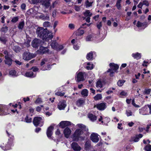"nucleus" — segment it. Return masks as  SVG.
I'll return each mask as SVG.
<instances>
[{"label": "nucleus", "instance_id": "obj_24", "mask_svg": "<svg viewBox=\"0 0 151 151\" xmlns=\"http://www.w3.org/2000/svg\"><path fill=\"white\" fill-rule=\"evenodd\" d=\"M94 107H96L97 109L100 110H104V103L102 102L100 104H97L95 105Z\"/></svg>", "mask_w": 151, "mask_h": 151}, {"label": "nucleus", "instance_id": "obj_9", "mask_svg": "<svg viewBox=\"0 0 151 151\" xmlns=\"http://www.w3.org/2000/svg\"><path fill=\"white\" fill-rule=\"evenodd\" d=\"M149 24L147 22H142L139 21L137 22L136 26L138 28L142 27V29H144L147 27Z\"/></svg>", "mask_w": 151, "mask_h": 151}, {"label": "nucleus", "instance_id": "obj_54", "mask_svg": "<svg viewBox=\"0 0 151 151\" xmlns=\"http://www.w3.org/2000/svg\"><path fill=\"white\" fill-rule=\"evenodd\" d=\"M0 41L4 43H5L6 42V38L4 37H0Z\"/></svg>", "mask_w": 151, "mask_h": 151}, {"label": "nucleus", "instance_id": "obj_34", "mask_svg": "<svg viewBox=\"0 0 151 151\" xmlns=\"http://www.w3.org/2000/svg\"><path fill=\"white\" fill-rule=\"evenodd\" d=\"M24 26V21L21 22H19L18 26L19 29H22Z\"/></svg>", "mask_w": 151, "mask_h": 151}, {"label": "nucleus", "instance_id": "obj_15", "mask_svg": "<svg viewBox=\"0 0 151 151\" xmlns=\"http://www.w3.org/2000/svg\"><path fill=\"white\" fill-rule=\"evenodd\" d=\"M54 127L52 126H50L47 129L46 132V134L47 136L49 138H51V137L52 134L53 132L52 130H53Z\"/></svg>", "mask_w": 151, "mask_h": 151}, {"label": "nucleus", "instance_id": "obj_25", "mask_svg": "<svg viewBox=\"0 0 151 151\" xmlns=\"http://www.w3.org/2000/svg\"><path fill=\"white\" fill-rule=\"evenodd\" d=\"M132 56L134 59L137 60L141 58V54L138 52L132 53Z\"/></svg>", "mask_w": 151, "mask_h": 151}, {"label": "nucleus", "instance_id": "obj_31", "mask_svg": "<svg viewBox=\"0 0 151 151\" xmlns=\"http://www.w3.org/2000/svg\"><path fill=\"white\" fill-rule=\"evenodd\" d=\"M6 132L8 136L9 137V140L10 141H13L14 139V136L11 133L9 132L7 130L6 131Z\"/></svg>", "mask_w": 151, "mask_h": 151}, {"label": "nucleus", "instance_id": "obj_14", "mask_svg": "<svg viewBox=\"0 0 151 151\" xmlns=\"http://www.w3.org/2000/svg\"><path fill=\"white\" fill-rule=\"evenodd\" d=\"M71 133V130L68 127H66L63 130V134L64 135L65 137L67 138H69Z\"/></svg>", "mask_w": 151, "mask_h": 151}, {"label": "nucleus", "instance_id": "obj_43", "mask_svg": "<svg viewBox=\"0 0 151 151\" xmlns=\"http://www.w3.org/2000/svg\"><path fill=\"white\" fill-rule=\"evenodd\" d=\"M32 119L31 118H29L28 115H27L25 118V121L27 123H30L31 122Z\"/></svg>", "mask_w": 151, "mask_h": 151}, {"label": "nucleus", "instance_id": "obj_47", "mask_svg": "<svg viewBox=\"0 0 151 151\" xmlns=\"http://www.w3.org/2000/svg\"><path fill=\"white\" fill-rule=\"evenodd\" d=\"M110 121V119L108 117H104V124L107 125Z\"/></svg>", "mask_w": 151, "mask_h": 151}, {"label": "nucleus", "instance_id": "obj_57", "mask_svg": "<svg viewBox=\"0 0 151 151\" xmlns=\"http://www.w3.org/2000/svg\"><path fill=\"white\" fill-rule=\"evenodd\" d=\"M151 92V89L150 88L146 89L145 91V94L148 95L150 94Z\"/></svg>", "mask_w": 151, "mask_h": 151}, {"label": "nucleus", "instance_id": "obj_27", "mask_svg": "<svg viewBox=\"0 0 151 151\" xmlns=\"http://www.w3.org/2000/svg\"><path fill=\"white\" fill-rule=\"evenodd\" d=\"M24 76L27 77H34L35 76H34V73L32 71L27 72H26Z\"/></svg>", "mask_w": 151, "mask_h": 151}, {"label": "nucleus", "instance_id": "obj_11", "mask_svg": "<svg viewBox=\"0 0 151 151\" xmlns=\"http://www.w3.org/2000/svg\"><path fill=\"white\" fill-rule=\"evenodd\" d=\"M0 147L3 150H8L11 149V145L9 142H7L5 144L4 143H3L2 144L0 145Z\"/></svg>", "mask_w": 151, "mask_h": 151}, {"label": "nucleus", "instance_id": "obj_53", "mask_svg": "<svg viewBox=\"0 0 151 151\" xmlns=\"http://www.w3.org/2000/svg\"><path fill=\"white\" fill-rule=\"evenodd\" d=\"M92 38V36L91 35H89L86 38V41H90Z\"/></svg>", "mask_w": 151, "mask_h": 151}, {"label": "nucleus", "instance_id": "obj_46", "mask_svg": "<svg viewBox=\"0 0 151 151\" xmlns=\"http://www.w3.org/2000/svg\"><path fill=\"white\" fill-rule=\"evenodd\" d=\"M148 107L147 106V104L145 105L141 109V110L142 111H145V112H147L148 111Z\"/></svg>", "mask_w": 151, "mask_h": 151}, {"label": "nucleus", "instance_id": "obj_60", "mask_svg": "<svg viewBox=\"0 0 151 151\" xmlns=\"http://www.w3.org/2000/svg\"><path fill=\"white\" fill-rule=\"evenodd\" d=\"M26 5L24 3H23L21 6V8L23 10H24L26 9Z\"/></svg>", "mask_w": 151, "mask_h": 151}, {"label": "nucleus", "instance_id": "obj_40", "mask_svg": "<svg viewBox=\"0 0 151 151\" xmlns=\"http://www.w3.org/2000/svg\"><path fill=\"white\" fill-rule=\"evenodd\" d=\"M55 134L58 136L59 138H60L62 137V134L61 135L60 131L58 129L55 132Z\"/></svg>", "mask_w": 151, "mask_h": 151}, {"label": "nucleus", "instance_id": "obj_26", "mask_svg": "<svg viewBox=\"0 0 151 151\" xmlns=\"http://www.w3.org/2000/svg\"><path fill=\"white\" fill-rule=\"evenodd\" d=\"M88 117L92 121H94L97 119V117L92 114H89L88 115Z\"/></svg>", "mask_w": 151, "mask_h": 151}, {"label": "nucleus", "instance_id": "obj_30", "mask_svg": "<svg viewBox=\"0 0 151 151\" xmlns=\"http://www.w3.org/2000/svg\"><path fill=\"white\" fill-rule=\"evenodd\" d=\"M87 65L88 66H86V68L87 70H91L94 68L93 64H91L90 62H88L87 63Z\"/></svg>", "mask_w": 151, "mask_h": 151}, {"label": "nucleus", "instance_id": "obj_50", "mask_svg": "<svg viewBox=\"0 0 151 151\" xmlns=\"http://www.w3.org/2000/svg\"><path fill=\"white\" fill-rule=\"evenodd\" d=\"M65 94V92L62 93L61 92H57L55 93V94L56 95L60 96H62L64 95Z\"/></svg>", "mask_w": 151, "mask_h": 151}, {"label": "nucleus", "instance_id": "obj_56", "mask_svg": "<svg viewBox=\"0 0 151 151\" xmlns=\"http://www.w3.org/2000/svg\"><path fill=\"white\" fill-rule=\"evenodd\" d=\"M126 114L127 116H129L132 115V113L130 110H129L128 111H127Z\"/></svg>", "mask_w": 151, "mask_h": 151}, {"label": "nucleus", "instance_id": "obj_32", "mask_svg": "<svg viewBox=\"0 0 151 151\" xmlns=\"http://www.w3.org/2000/svg\"><path fill=\"white\" fill-rule=\"evenodd\" d=\"M88 92L86 89H84L81 91V94L84 96H88Z\"/></svg>", "mask_w": 151, "mask_h": 151}, {"label": "nucleus", "instance_id": "obj_35", "mask_svg": "<svg viewBox=\"0 0 151 151\" xmlns=\"http://www.w3.org/2000/svg\"><path fill=\"white\" fill-rule=\"evenodd\" d=\"M102 98V95L101 94H97L94 97L93 99L95 101L101 99Z\"/></svg>", "mask_w": 151, "mask_h": 151}, {"label": "nucleus", "instance_id": "obj_6", "mask_svg": "<svg viewBox=\"0 0 151 151\" xmlns=\"http://www.w3.org/2000/svg\"><path fill=\"white\" fill-rule=\"evenodd\" d=\"M71 125V122L68 121H62L59 124V127L62 129L65 128Z\"/></svg>", "mask_w": 151, "mask_h": 151}, {"label": "nucleus", "instance_id": "obj_45", "mask_svg": "<svg viewBox=\"0 0 151 151\" xmlns=\"http://www.w3.org/2000/svg\"><path fill=\"white\" fill-rule=\"evenodd\" d=\"M19 19V18L18 17H13L12 19L11 22L13 23H16L18 21Z\"/></svg>", "mask_w": 151, "mask_h": 151}, {"label": "nucleus", "instance_id": "obj_33", "mask_svg": "<svg viewBox=\"0 0 151 151\" xmlns=\"http://www.w3.org/2000/svg\"><path fill=\"white\" fill-rule=\"evenodd\" d=\"M125 82V80H119L118 81L117 84L119 86L121 87L123 85L124 83Z\"/></svg>", "mask_w": 151, "mask_h": 151}, {"label": "nucleus", "instance_id": "obj_55", "mask_svg": "<svg viewBox=\"0 0 151 151\" xmlns=\"http://www.w3.org/2000/svg\"><path fill=\"white\" fill-rule=\"evenodd\" d=\"M143 4V5H145L147 6H148L149 5V3L148 1L147 0H145L143 1L142 2Z\"/></svg>", "mask_w": 151, "mask_h": 151}, {"label": "nucleus", "instance_id": "obj_41", "mask_svg": "<svg viewBox=\"0 0 151 151\" xmlns=\"http://www.w3.org/2000/svg\"><path fill=\"white\" fill-rule=\"evenodd\" d=\"M144 150L146 151H151V145H148L144 147Z\"/></svg>", "mask_w": 151, "mask_h": 151}, {"label": "nucleus", "instance_id": "obj_61", "mask_svg": "<svg viewBox=\"0 0 151 151\" xmlns=\"http://www.w3.org/2000/svg\"><path fill=\"white\" fill-rule=\"evenodd\" d=\"M64 48V46L63 45H59L58 46V49L57 50H60Z\"/></svg>", "mask_w": 151, "mask_h": 151}, {"label": "nucleus", "instance_id": "obj_44", "mask_svg": "<svg viewBox=\"0 0 151 151\" xmlns=\"http://www.w3.org/2000/svg\"><path fill=\"white\" fill-rule=\"evenodd\" d=\"M3 54L5 55L4 58H5V56L8 57V58L10 57V53L7 50H5L3 52Z\"/></svg>", "mask_w": 151, "mask_h": 151}, {"label": "nucleus", "instance_id": "obj_63", "mask_svg": "<svg viewBox=\"0 0 151 151\" xmlns=\"http://www.w3.org/2000/svg\"><path fill=\"white\" fill-rule=\"evenodd\" d=\"M68 27L71 29H73L75 28L74 25L72 24H70L68 25Z\"/></svg>", "mask_w": 151, "mask_h": 151}, {"label": "nucleus", "instance_id": "obj_2", "mask_svg": "<svg viewBox=\"0 0 151 151\" xmlns=\"http://www.w3.org/2000/svg\"><path fill=\"white\" fill-rule=\"evenodd\" d=\"M77 126L80 129H77L73 134L72 139L73 141H78L80 138L83 139L82 137L80 136L83 133L82 130L84 131H87L88 130L86 126L82 124H78Z\"/></svg>", "mask_w": 151, "mask_h": 151}, {"label": "nucleus", "instance_id": "obj_10", "mask_svg": "<svg viewBox=\"0 0 151 151\" xmlns=\"http://www.w3.org/2000/svg\"><path fill=\"white\" fill-rule=\"evenodd\" d=\"M98 136L97 133H93L91 135L90 139L93 142H97L99 140Z\"/></svg>", "mask_w": 151, "mask_h": 151}, {"label": "nucleus", "instance_id": "obj_16", "mask_svg": "<svg viewBox=\"0 0 151 151\" xmlns=\"http://www.w3.org/2000/svg\"><path fill=\"white\" fill-rule=\"evenodd\" d=\"M143 134H136L135 136L132 137L131 138V141H134V142H137L139 141V138L142 137Z\"/></svg>", "mask_w": 151, "mask_h": 151}, {"label": "nucleus", "instance_id": "obj_12", "mask_svg": "<svg viewBox=\"0 0 151 151\" xmlns=\"http://www.w3.org/2000/svg\"><path fill=\"white\" fill-rule=\"evenodd\" d=\"M72 148L75 151H80L81 148L78 144L76 142H73L71 145Z\"/></svg>", "mask_w": 151, "mask_h": 151}, {"label": "nucleus", "instance_id": "obj_49", "mask_svg": "<svg viewBox=\"0 0 151 151\" xmlns=\"http://www.w3.org/2000/svg\"><path fill=\"white\" fill-rule=\"evenodd\" d=\"M50 25V23L48 22H45L43 23V26L45 27H49Z\"/></svg>", "mask_w": 151, "mask_h": 151}, {"label": "nucleus", "instance_id": "obj_29", "mask_svg": "<svg viewBox=\"0 0 151 151\" xmlns=\"http://www.w3.org/2000/svg\"><path fill=\"white\" fill-rule=\"evenodd\" d=\"M40 17L44 20H49V17L48 14H46L45 15L42 14L40 16Z\"/></svg>", "mask_w": 151, "mask_h": 151}, {"label": "nucleus", "instance_id": "obj_64", "mask_svg": "<svg viewBox=\"0 0 151 151\" xmlns=\"http://www.w3.org/2000/svg\"><path fill=\"white\" fill-rule=\"evenodd\" d=\"M32 71L33 72H36L39 69L37 68L36 67H33L32 68Z\"/></svg>", "mask_w": 151, "mask_h": 151}, {"label": "nucleus", "instance_id": "obj_36", "mask_svg": "<svg viewBox=\"0 0 151 151\" xmlns=\"http://www.w3.org/2000/svg\"><path fill=\"white\" fill-rule=\"evenodd\" d=\"M84 15L86 17H90L92 16V14L91 13L89 10H86L85 12L84 13Z\"/></svg>", "mask_w": 151, "mask_h": 151}, {"label": "nucleus", "instance_id": "obj_23", "mask_svg": "<svg viewBox=\"0 0 151 151\" xmlns=\"http://www.w3.org/2000/svg\"><path fill=\"white\" fill-rule=\"evenodd\" d=\"M42 5L46 8L48 7L50 5L49 0H41L40 1Z\"/></svg>", "mask_w": 151, "mask_h": 151}, {"label": "nucleus", "instance_id": "obj_3", "mask_svg": "<svg viewBox=\"0 0 151 151\" xmlns=\"http://www.w3.org/2000/svg\"><path fill=\"white\" fill-rule=\"evenodd\" d=\"M110 68L106 72L104 73H109V76L111 77H113L114 76V73H118V70L119 68V66L117 64H115L114 63H110L109 64Z\"/></svg>", "mask_w": 151, "mask_h": 151}, {"label": "nucleus", "instance_id": "obj_8", "mask_svg": "<svg viewBox=\"0 0 151 151\" xmlns=\"http://www.w3.org/2000/svg\"><path fill=\"white\" fill-rule=\"evenodd\" d=\"M7 107L4 105L0 104V115H6L7 114L5 111H7Z\"/></svg>", "mask_w": 151, "mask_h": 151}, {"label": "nucleus", "instance_id": "obj_5", "mask_svg": "<svg viewBox=\"0 0 151 151\" xmlns=\"http://www.w3.org/2000/svg\"><path fill=\"white\" fill-rule=\"evenodd\" d=\"M34 57V55L29 52H25L23 55V58L25 60H29Z\"/></svg>", "mask_w": 151, "mask_h": 151}, {"label": "nucleus", "instance_id": "obj_1", "mask_svg": "<svg viewBox=\"0 0 151 151\" xmlns=\"http://www.w3.org/2000/svg\"><path fill=\"white\" fill-rule=\"evenodd\" d=\"M36 32L39 37L45 41L49 42L50 40L52 41L51 40L53 37L52 33L48 30L47 28L38 27Z\"/></svg>", "mask_w": 151, "mask_h": 151}, {"label": "nucleus", "instance_id": "obj_7", "mask_svg": "<svg viewBox=\"0 0 151 151\" xmlns=\"http://www.w3.org/2000/svg\"><path fill=\"white\" fill-rule=\"evenodd\" d=\"M41 40L39 39L35 38L32 42V46L34 48H37L40 45Z\"/></svg>", "mask_w": 151, "mask_h": 151}, {"label": "nucleus", "instance_id": "obj_17", "mask_svg": "<svg viewBox=\"0 0 151 151\" xmlns=\"http://www.w3.org/2000/svg\"><path fill=\"white\" fill-rule=\"evenodd\" d=\"M85 73L79 72L77 75V81L78 82L84 80V73Z\"/></svg>", "mask_w": 151, "mask_h": 151}, {"label": "nucleus", "instance_id": "obj_51", "mask_svg": "<svg viewBox=\"0 0 151 151\" xmlns=\"http://www.w3.org/2000/svg\"><path fill=\"white\" fill-rule=\"evenodd\" d=\"M73 48L75 50H77L79 49V46L78 45L77 42L73 45Z\"/></svg>", "mask_w": 151, "mask_h": 151}, {"label": "nucleus", "instance_id": "obj_20", "mask_svg": "<svg viewBox=\"0 0 151 151\" xmlns=\"http://www.w3.org/2000/svg\"><path fill=\"white\" fill-rule=\"evenodd\" d=\"M51 47L54 50L58 49V43L56 40L52 41L50 44Z\"/></svg>", "mask_w": 151, "mask_h": 151}, {"label": "nucleus", "instance_id": "obj_42", "mask_svg": "<svg viewBox=\"0 0 151 151\" xmlns=\"http://www.w3.org/2000/svg\"><path fill=\"white\" fill-rule=\"evenodd\" d=\"M8 30V27L6 26L4 27H2L1 29V32H4L5 33H6Z\"/></svg>", "mask_w": 151, "mask_h": 151}, {"label": "nucleus", "instance_id": "obj_38", "mask_svg": "<svg viewBox=\"0 0 151 151\" xmlns=\"http://www.w3.org/2000/svg\"><path fill=\"white\" fill-rule=\"evenodd\" d=\"M92 3V2H89L88 0H87L85 2V4H86V7H88L91 6Z\"/></svg>", "mask_w": 151, "mask_h": 151}, {"label": "nucleus", "instance_id": "obj_22", "mask_svg": "<svg viewBox=\"0 0 151 151\" xmlns=\"http://www.w3.org/2000/svg\"><path fill=\"white\" fill-rule=\"evenodd\" d=\"M66 106V105L64 102H59L58 106V108L60 110L64 109Z\"/></svg>", "mask_w": 151, "mask_h": 151}, {"label": "nucleus", "instance_id": "obj_62", "mask_svg": "<svg viewBox=\"0 0 151 151\" xmlns=\"http://www.w3.org/2000/svg\"><path fill=\"white\" fill-rule=\"evenodd\" d=\"M87 24L86 23L83 24L80 27V28H86L87 27Z\"/></svg>", "mask_w": 151, "mask_h": 151}, {"label": "nucleus", "instance_id": "obj_39", "mask_svg": "<svg viewBox=\"0 0 151 151\" xmlns=\"http://www.w3.org/2000/svg\"><path fill=\"white\" fill-rule=\"evenodd\" d=\"M17 71L14 70H10L9 71V74L12 76H16V75Z\"/></svg>", "mask_w": 151, "mask_h": 151}, {"label": "nucleus", "instance_id": "obj_19", "mask_svg": "<svg viewBox=\"0 0 151 151\" xmlns=\"http://www.w3.org/2000/svg\"><path fill=\"white\" fill-rule=\"evenodd\" d=\"M95 53L94 52L92 51L90 52L89 53H88L86 56V59L88 60H93V53Z\"/></svg>", "mask_w": 151, "mask_h": 151}, {"label": "nucleus", "instance_id": "obj_52", "mask_svg": "<svg viewBox=\"0 0 151 151\" xmlns=\"http://www.w3.org/2000/svg\"><path fill=\"white\" fill-rule=\"evenodd\" d=\"M120 2H116V6L117 7V8L119 10H120L122 8V6H121Z\"/></svg>", "mask_w": 151, "mask_h": 151}, {"label": "nucleus", "instance_id": "obj_4", "mask_svg": "<svg viewBox=\"0 0 151 151\" xmlns=\"http://www.w3.org/2000/svg\"><path fill=\"white\" fill-rule=\"evenodd\" d=\"M42 119V118L40 117H34L33 120V124L36 127H37L38 126L40 127H42L43 124V123H42V124L41 123Z\"/></svg>", "mask_w": 151, "mask_h": 151}, {"label": "nucleus", "instance_id": "obj_37", "mask_svg": "<svg viewBox=\"0 0 151 151\" xmlns=\"http://www.w3.org/2000/svg\"><path fill=\"white\" fill-rule=\"evenodd\" d=\"M96 86L97 88H101L102 87L101 82L100 80H98V81L96 82Z\"/></svg>", "mask_w": 151, "mask_h": 151}, {"label": "nucleus", "instance_id": "obj_21", "mask_svg": "<svg viewBox=\"0 0 151 151\" xmlns=\"http://www.w3.org/2000/svg\"><path fill=\"white\" fill-rule=\"evenodd\" d=\"M81 28H80L77 30L75 32V35L76 36H81L84 33V31L83 30L81 29Z\"/></svg>", "mask_w": 151, "mask_h": 151}, {"label": "nucleus", "instance_id": "obj_59", "mask_svg": "<svg viewBox=\"0 0 151 151\" xmlns=\"http://www.w3.org/2000/svg\"><path fill=\"white\" fill-rule=\"evenodd\" d=\"M132 104L133 106L136 107H139V106L137 105L134 102V99H133L132 100Z\"/></svg>", "mask_w": 151, "mask_h": 151}, {"label": "nucleus", "instance_id": "obj_18", "mask_svg": "<svg viewBox=\"0 0 151 151\" xmlns=\"http://www.w3.org/2000/svg\"><path fill=\"white\" fill-rule=\"evenodd\" d=\"M5 60H4V62L6 65H7L9 66H10L12 64L13 60L10 57L8 58L5 56Z\"/></svg>", "mask_w": 151, "mask_h": 151}, {"label": "nucleus", "instance_id": "obj_58", "mask_svg": "<svg viewBox=\"0 0 151 151\" xmlns=\"http://www.w3.org/2000/svg\"><path fill=\"white\" fill-rule=\"evenodd\" d=\"M96 26L98 29H100L102 26V22H100L99 23L97 24Z\"/></svg>", "mask_w": 151, "mask_h": 151}, {"label": "nucleus", "instance_id": "obj_48", "mask_svg": "<svg viewBox=\"0 0 151 151\" xmlns=\"http://www.w3.org/2000/svg\"><path fill=\"white\" fill-rule=\"evenodd\" d=\"M42 102L41 99L38 97L37 99L35 101V103L36 104H40Z\"/></svg>", "mask_w": 151, "mask_h": 151}, {"label": "nucleus", "instance_id": "obj_13", "mask_svg": "<svg viewBox=\"0 0 151 151\" xmlns=\"http://www.w3.org/2000/svg\"><path fill=\"white\" fill-rule=\"evenodd\" d=\"M49 50L47 47H45L40 45L39 48V51L41 54H46L49 52Z\"/></svg>", "mask_w": 151, "mask_h": 151}, {"label": "nucleus", "instance_id": "obj_28", "mask_svg": "<svg viewBox=\"0 0 151 151\" xmlns=\"http://www.w3.org/2000/svg\"><path fill=\"white\" fill-rule=\"evenodd\" d=\"M85 101L84 100L79 99L76 101V105L78 106H81L84 103Z\"/></svg>", "mask_w": 151, "mask_h": 151}]
</instances>
